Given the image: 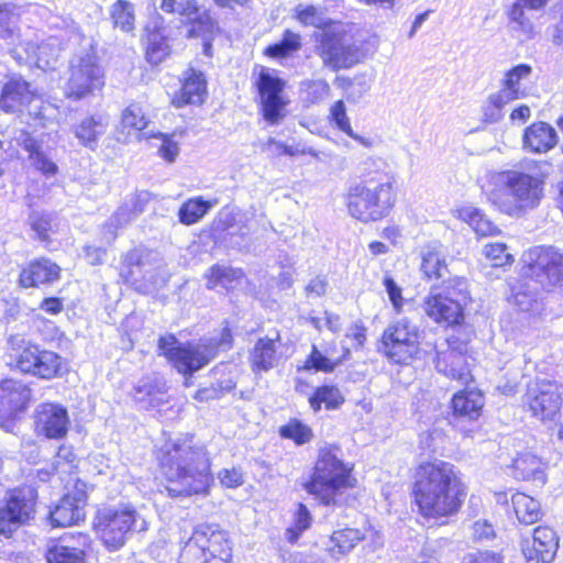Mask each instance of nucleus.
<instances>
[{
  "label": "nucleus",
  "mask_w": 563,
  "mask_h": 563,
  "mask_svg": "<svg viewBox=\"0 0 563 563\" xmlns=\"http://www.w3.org/2000/svg\"><path fill=\"white\" fill-rule=\"evenodd\" d=\"M150 200V192L144 190L137 191L126 198L102 225L101 233L103 241L107 243L114 241L118 231L126 228L141 216L145 211V207Z\"/></svg>",
  "instance_id": "aec40b11"
},
{
  "label": "nucleus",
  "mask_w": 563,
  "mask_h": 563,
  "mask_svg": "<svg viewBox=\"0 0 563 563\" xmlns=\"http://www.w3.org/2000/svg\"><path fill=\"white\" fill-rule=\"evenodd\" d=\"M219 479L223 486L229 488L238 487L243 483L242 473L236 468L221 471Z\"/></svg>",
  "instance_id": "69168bd1"
},
{
  "label": "nucleus",
  "mask_w": 563,
  "mask_h": 563,
  "mask_svg": "<svg viewBox=\"0 0 563 563\" xmlns=\"http://www.w3.org/2000/svg\"><path fill=\"white\" fill-rule=\"evenodd\" d=\"M60 268L47 258L31 262L20 273V285L24 288L37 287L43 284H52L59 279Z\"/></svg>",
  "instance_id": "c85d7f7f"
},
{
  "label": "nucleus",
  "mask_w": 563,
  "mask_h": 563,
  "mask_svg": "<svg viewBox=\"0 0 563 563\" xmlns=\"http://www.w3.org/2000/svg\"><path fill=\"white\" fill-rule=\"evenodd\" d=\"M161 9L165 13H177L186 18L189 37L213 40L219 32L218 22L210 10L200 5L197 0H162Z\"/></svg>",
  "instance_id": "4468645a"
},
{
  "label": "nucleus",
  "mask_w": 563,
  "mask_h": 563,
  "mask_svg": "<svg viewBox=\"0 0 563 563\" xmlns=\"http://www.w3.org/2000/svg\"><path fill=\"white\" fill-rule=\"evenodd\" d=\"M386 292L388 294L389 300L397 312H400L404 306L402 290L394 278L386 274L383 279Z\"/></svg>",
  "instance_id": "680f3d73"
},
{
  "label": "nucleus",
  "mask_w": 563,
  "mask_h": 563,
  "mask_svg": "<svg viewBox=\"0 0 563 563\" xmlns=\"http://www.w3.org/2000/svg\"><path fill=\"white\" fill-rule=\"evenodd\" d=\"M484 254L492 262V265L496 267L510 264L514 261L512 255L507 252V246L504 243L485 245Z\"/></svg>",
  "instance_id": "13d9d810"
},
{
  "label": "nucleus",
  "mask_w": 563,
  "mask_h": 563,
  "mask_svg": "<svg viewBox=\"0 0 563 563\" xmlns=\"http://www.w3.org/2000/svg\"><path fill=\"white\" fill-rule=\"evenodd\" d=\"M531 74L532 68L528 64H519L512 67L505 73L499 92L510 101L525 98L528 92L523 87V81L528 80Z\"/></svg>",
  "instance_id": "7c9ffc66"
},
{
  "label": "nucleus",
  "mask_w": 563,
  "mask_h": 563,
  "mask_svg": "<svg viewBox=\"0 0 563 563\" xmlns=\"http://www.w3.org/2000/svg\"><path fill=\"white\" fill-rule=\"evenodd\" d=\"M518 520L525 525H532L541 518V508L538 500L523 494L516 493L511 498Z\"/></svg>",
  "instance_id": "c9c22d12"
},
{
  "label": "nucleus",
  "mask_w": 563,
  "mask_h": 563,
  "mask_svg": "<svg viewBox=\"0 0 563 563\" xmlns=\"http://www.w3.org/2000/svg\"><path fill=\"white\" fill-rule=\"evenodd\" d=\"M383 350L395 363L407 364L419 352L420 333L418 327L407 318L390 323L382 335Z\"/></svg>",
  "instance_id": "9b49d317"
},
{
  "label": "nucleus",
  "mask_w": 563,
  "mask_h": 563,
  "mask_svg": "<svg viewBox=\"0 0 563 563\" xmlns=\"http://www.w3.org/2000/svg\"><path fill=\"white\" fill-rule=\"evenodd\" d=\"M361 183L351 186L345 202L349 214L364 223L384 219L396 202V175L383 159L366 162Z\"/></svg>",
  "instance_id": "7ed1b4c3"
},
{
  "label": "nucleus",
  "mask_w": 563,
  "mask_h": 563,
  "mask_svg": "<svg viewBox=\"0 0 563 563\" xmlns=\"http://www.w3.org/2000/svg\"><path fill=\"white\" fill-rule=\"evenodd\" d=\"M228 532L217 523H199L185 542L179 554V563H208L211 556L229 555Z\"/></svg>",
  "instance_id": "1a4fd4ad"
},
{
  "label": "nucleus",
  "mask_w": 563,
  "mask_h": 563,
  "mask_svg": "<svg viewBox=\"0 0 563 563\" xmlns=\"http://www.w3.org/2000/svg\"><path fill=\"white\" fill-rule=\"evenodd\" d=\"M512 475L517 479L545 483L544 464L534 454L525 453L514 460Z\"/></svg>",
  "instance_id": "72a5a7b5"
},
{
  "label": "nucleus",
  "mask_w": 563,
  "mask_h": 563,
  "mask_svg": "<svg viewBox=\"0 0 563 563\" xmlns=\"http://www.w3.org/2000/svg\"><path fill=\"white\" fill-rule=\"evenodd\" d=\"M520 280L512 287L514 303L522 311H529L538 302L540 291L543 287L532 283L530 279Z\"/></svg>",
  "instance_id": "4c0bfd02"
},
{
  "label": "nucleus",
  "mask_w": 563,
  "mask_h": 563,
  "mask_svg": "<svg viewBox=\"0 0 563 563\" xmlns=\"http://www.w3.org/2000/svg\"><path fill=\"white\" fill-rule=\"evenodd\" d=\"M421 271L429 280L445 278L449 273L444 256L438 250L423 253Z\"/></svg>",
  "instance_id": "a19ab883"
},
{
  "label": "nucleus",
  "mask_w": 563,
  "mask_h": 563,
  "mask_svg": "<svg viewBox=\"0 0 563 563\" xmlns=\"http://www.w3.org/2000/svg\"><path fill=\"white\" fill-rule=\"evenodd\" d=\"M70 419L67 409L58 404L45 402L34 411V428L38 435L60 440L66 437Z\"/></svg>",
  "instance_id": "412c9836"
},
{
  "label": "nucleus",
  "mask_w": 563,
  "mask_h": 563,
  "mask_svg": "<svg viewBox=\"0 0 563 563\" xmlns=\"http://www.w3.org/2000/svg\"><path fill=\"white\" fill-rule=\"evenodd\" d=\"M207 96V81L201 71L192 68L184 74L181 88L173 97V104L181 108L186 104H201Z\"/></svg>",
  "instance_id": "bb28decb"
},
{
  "label": "nucleus",
  "mask_w": 563,
  "mask_h": 563,
  "mask_svg": "<svg viewBox=\"0 0 563 563\" xmlns=\"http://www.w3.org/2000/svg\"><path fill=\"white\" fill-rule=\"evenodd\" d=\"M363 539L364 534L358 529L344 528L336 530L331 536V543L333 547L330 551L333 556L344 555L352 551Z\"/></svg>",
  "instance_id": "58836bf2"
},
{
  "label": "nucleus",
  "mask_w": 563,
  "mask_h": 563,
  "mask_svg": "<svg viewBox=\"0 0 563 563\" xmlns=\"http://www.w3.org/2000/svg\"><path fill=\"white\" fill-rule=\"evenodd\" d=\"M20 14L12 3L0 2V40L10 47L13 58L18 63H26L36 58L45 49V46L27 42L22 45L19 29Z\"/></svg>",
  "instance_id": "dca6fc26"
},
{
  "label": "nucleus",
  "mask_w": 563,
  "mask_h": 563,
  "mask_svg": "<svg viewBox=\"0 0 563 563\" xmlns=\"http://www.w3.org/2000/svg\"><path fill=\"white\" fill-rule=\"evenodd\" d=\"M212 207V203L201 197L189 199L179 208V221L186 225L198 222Z\"/></svg>",
  "instance_id": "79ce46f5"
},
{
  "label": "nucleus",
  "mask_w": 563,
  "mask_h": 563,
  "mask_svg": "<svg viewBox=\"0 0 563 563\" xmlns=\"http://www.w3.org/2000/svg\"><path fill=\"white\" fill-rule=\"evenodd\" d=\"M466 494L460 471L449 462H426L415 470L412 496L419 514L424 518L440 519L455 515Z\"/></svg>",
  "instance_id": "f257e3e1"
},
{
  "label": "nucleus",
  "mask_w": 563,
  "mask_h": 563,
  "mask_svg": "<svg viewBox=\"0 0 563 563\" xmlns=\"http://www.w3.org/2000/svg\"><path fill=\"white\" fill-rule=\"evenodd\" d=\"M103 86L101 67L95 56L86 54L75 59L66 86V96L76 100L85 98Z\"/></svg>",
  "instance_id": "f3484780"
},
{
  "label": "nucleus",
  "mask_w": 563,
  "mask_h": 563,
  "mask_svg": "<svg viewBox=\"0 0 563 563\" xmlns=\"http://www.w3.org/2000/svg\"><path fill=\"white\" fill-rule=\"evenodd\" d=\"M279 433L283 438L291 439L297 444H305L312 438L311 429L298 420H292L286 426H283L279 430Z\"/></svg>",
  "instance_id": "603ef678"
},
{
  "label": "nucleus",
  "mask_w": 563,
  "mask_h": 563,
  "mask_svg": "<svg viewBox=\"0 0 563 563\" xmlns=\"http://www.w3.org/2000/svg\"><path fill=\"white\" fill-rule=\"evenodd\" d=\"M157 346L159 354L184 375L200 369L216 356L213 345L180 344L173 334L161 336Z\"/></svg>",
  "instance_id": "9d476101"
},
{
  "label": "nucleus",
  "mask_w": 563,
  "mask_h": 563,
  "mask_svg": "<svg viewBox=\"0 0 563 563\" xmlns=\"http://www.w3.org/2000/svg\"><path fill=\"white\" fill-rule=\"evenodd\" d=\"M563 402V385L555 380L537 379L527 386L523 406L541 421L554 420Z\"/></svg>",
  "instance_id": "f8f14e48"
},
{
  "label": "nucleus",
  "mask_w": 563,
  "mask_h": 563,
  "mask_svg": "<svg viewBox=\"0 0 563 563\" xmlns=\"http://www.w3.org/2000/svg\"><path fill=\"white\" fill-rule=\"evenodd\" d=\"M35 362V368L29 373L34 376L51 379L55 377L60 371L62 358L57 353L53 351L40 350Z\"/></svg>",
  "instance_id": "ea45409f"
},
{
  "label": "nucleus",
  "mask_w": 563,
  "mask_h": 563,
  "mask_svg": "<svg viewBox=\"0 0 563 563\" xmlns=\"http://www.w3.org/2000/svg\"><path fill=\"white\" fill-rule=\"evenodd\" d=\"M302 100L308 104L323 101L330 93V85L324 79H307L300 84Z\"/></svg>",
  "instance_id": "c03bdc74"
},
{
  "label": "nucleus",
  "mask_w": 563,
  "mask_h": 563,
  "mask_svg": "<svg viewBox=\"0 0 563 563\" xmlns=\"http://www.w3.org/2000/svg\"><path fill=\"white\" fill-rule=\"evenodd\" d=\"M30 399L31 390L23 382L13 378L0 380V427L9 430L13 418L26 409Z\"/></svg>",
  "instance_id": "6ab92c4d"
},
{
  "label": "nucleus",
  "mask_w": 563,
  "mask_h": 563,
  "mask_svg": "<svg viewBox=\"0 0 563 563\" xmlns=\"http://www.w3.org/2000/svg\"><path fill=\"white\" fill-rule=\"evenodd\" d=\"M328 285L325 277L317 276L306 285L305 294L308 298L321 297L325 295Z\"/></svg>",
  "instance_id": "e2e57ef3"
},
{
  "label": "nucleus",
  "mask_w": 563,
  "mask_h": 563,
  "mask_svg": "<svg viewBox=\"0 0 563 563\" xmlns=\"http://www.w3.org/2000/svg\"><path fill=\"white\" fill-rule=\"evenodd\" d=\"M161 466L170 497H187L207 492L212 475L207 451L192 439L175 440L161 449Z\"/></svg>",
  "instance_id": "f03ea898"
},
{
  "label": "nucleus",
  "mask_w": 563,
  "mask_h": 563,
  "mask_svg": "<svg viewBox=\"0 0 563 563\" xmlns=\"http://www.w3.org/2000/svg\"><path fill=\"white\" fill-rule=\"evenodd\" d=\"M36 492L32 487L13 489L0 508V534L10 538L21 526L26 525L35 512Z\"/></svg>",
  "instance_id": "ddd939ff"
},
{
  "label": "nucleus",
  "mask_w": 563,
  "mask_h": 563,
  "mask_svg": "<svg viewBox=\"0 0 563 563\" xmlns=\"http://www.w3.org/2000/svg\"><path fill=\"white\" fill-rule=\"evenodd\" d=\"M148 122L139 104H130L122 113L121 124L123 129H128L129 135L133 132L136 137H140V133L146 129Z\"/></svg>",
  "instance_id": "49530a36"
},
{
  "label": "nucleus",
  "mask_w": 563,
  "mask_h": 563,
  "mask_svg": "<svg viewBox=\"0 0 563 563\" xmlns=\"http://www.w3.org/2000/svg\"><path fill=\"white\" fill-rule=\"evenodd\" d=\"M339 452L333 444L321 446L311 477L303 484L307 493L325 506L343 504L345 490L356 485L352 466L342 461Z\"/></svg>",
  "instance_id": "39448f33"
},
{
  "label": "nucleus",
  "mask_w": 563,
  "mask_h": 563,
  "mask_svg": "<svg viewBox=\"0 0 563 563\" xmlns=\"http://www.w3.org/2000/svg\"><path fill=\"white\" fill-rule=\"evenodd\" d=\"M31 84L21 77H11L2 88L0 108L7 113L22 112L35 99Z\"/></svg>",
  "instance_id": "393cba45"
},
{
  "label": "nucleus",
  "mask_w": 563,
  "mask_h": 563,
  "mask_svg": "<svg viewBox=\"0 0 563 563\" xmlns=\"http://www.w3.org/2000/svg\"><path fill=\"white\" fill-rule=\"evenodd\" d=\"M296 18L303 25H310L321 29L327 25V20L322 12L314 5L298 4L295 9Z\"/></svg>",
  "instance_id": "5fc2aeb1"
},
{
  "label": "nucleus",
  "mask_w": 563,
  "mask_h": 563,
  "mask_svg": "<svg viewBox=\"0 0 563 563\" xmlns=\"http://www.w3.org/2000/svg\"><path fill=\"white\" fill-rule=\"evenodd\" d=\"M111 16L117 27L123 31H130L133 27L134 14L130 2L124 0L117 1L111 9Z\"/></svg>",
  "instance_id": "8fccbe9b"
},
{
  "label": "nucleus",
  "mask_w": 563,
  "mask_h": 563,
  "mask_svg": "<svg viewBox=\"0 0 563 563\" xmlns=\"http://www.w3.org/2000/svg\"><path fill=\"white\" fill-rule=\"evenodd\" d=\"M277 361L274 341L267 338H261L251 353L253 371L256 373L267 372L276 366Z\"/></svg>",
  "instance_id": "f704fd0d"
},
{
  "label": "nucleus",
  "mask_w": 563,
  "mask_h": 563,
  "mask_svg": "<svg viewBox=\"0 0 563 563\" xmlns=\"http://www.w3.org/2000/svg\"><path fill=\"white\" fill-rule=\"evenodd\" d=\"M468 298L466 282L455 277L449 279L443 290L424 298L422 309L437 323L459 324L464 319L463 305Z\"/></svg>",
  "instance_id": "0eeeda50"
},
{
  "label": "nucleus",
  "mask_w": 563,
  "mask_h": 563,
  "mask_svg": "<svg viewBox=\"0 0 563 563\" xmlns=\"http://www.w3.org/2000/svg\"><path fill=\"white\" fill-rule=\"evenodd\" d=\"M285 82L274 69L262 68L256 80L264 119L272 125L278 124L285 117L286 102L282 92Z\"/></svg>",
  "instance_id": "a211bd4d"
},
{
  "label": "nucleus",
  "mask_w": 563,
  "mask_h": 563,
  "mask_svg": "<svg viewBox=\"0 0 563 563\" xmlns=\"http://www.w3.org/2000/svg\"><path fill=\"white\" fill-rule=\"evenodd\" d=\"M343 401L344 398L335 386L319 387L309 399L310 406L314 411L320 410L322 404L325 405L327 409H335Z\"/></svg>",
  "instance_id": "37998d69"
},
{
  "label": "nucleus",
  "mask_w": 563,
  "mask_h": 563,
  "mask_svg": "<svg viewBox=\"0 0 563 563\" xmlns=\"http://www.w3.org/2000/svg\"><path fill=\"white\" fill-rule=\"evenodd\" d=\"M550 0H516L508 10V19L514 24V30L521 32L527 37L533 34L531 12L541 10Z\"/></svg>",
  "instance_id": "c756f323"
},
{
  "label": "nucleus",
  "mask_w": 563,
  "mask_h": 563,
  "mask_svg": "<svg viewBox=\"0 0 563 563\" xmlns=\"http://www.w3.org/2000/svg\"><path fill=\"white\" fill-rule=\"evenodd\" d=\"M109 126V117L102 113H96L85 118L74 128V133L79 142L88 147L97 144L99 137L103 135Z\"/></svg>",
  "instance_id": "2f4dec72"
},
{
  "label": "nucleus",
  "mask_w": 563,
  "mask_h": 563,
  "mask_svg": "<svg viewBox=\"0 0 563 563\" xmlns=\"http://www.w3.org/2000/svg\"><path fill=\"white\" fill-rule=\"evenodd\" d=\"M484 406V396L476 389L463 390L452 398V408L456 417L476 420Z\"/></svg>",
  "instance_id": "473e14b6"
},
{
  "label": "nucleus",
  "mask_w": 563,
  "mask_h": 563,
  "mask_svg": "<svg viewBox=\"0 0 563 563\" xmlns=\"http://www.w3.org/2000/svg\"><path fill=\"white\" fill-rule=\"evenodd\" d=\"M86 496L84 493L65 495L49 512L54 527H67L78 523L85 518Z\"/></svg>",
  "instance_id": "a878e982"
},
{
  "label": "nucleus",
  "mask_w": 563,
  "mask_h": 563,
  "mask_svg": "<svg viewBox=\"0 0 563 563\" xmlns=\"http://www.w3.org/2000/svg\"><path fill=\"white\" fill-rule=\"evenodd\" d=\"M511 102L499 91L492 93L482 106V121L487 124L499 122L504 118V108Z\"/></svg>",
  "instance_id": "a18cd8bd"
},
{
  "label": "nucleus",
  "mask_w": 563,
  "mask_h": 563,
  "mask_svg": "<svg viewBox=\"0 0 563 563\" xmlns=\"http://www.w3.org/2000/svg\"><path fill=\"white\" fill-rule=\"evenodd\" d=\"M21 342V351L16 355V367L21 372L29 374L30 371L35 368V358L41 349L38 345L32 344L31 342H25L24 340Z\"/></svg>",
  "instance_id": "6e6d98bb"
},
{
  "label": "nucleus",
  "mask_w": 563,
  "mask_h": 563,
  "mask_svg": "<svg viewBox=\"0 0 563 563\" xmlns=\"http://www.w3.org/2000/svg\"><path fill=\"white\" fill-rule=\"evenodd\" d=\"M434 365L445 377L467 384L472 379L470 365L465 353L452 345L450 341L435 347Z\"/></svg>",
  "instance_id": "4be33fe9"
},
{
  "label": "nucleus",
  "mask_w": 563,
  "mask_h": 563,
  "mask_svg": "<svg viewBox=\"0 0 563 563\" xmlns=\"http://www.w3.org/2000/svg\"><path fill=\"white\" fill-rule=\"evenodd\" d=\"M462 563H503V558L497 553L485 551L465 556Z\"/></svg>",
  "instance_id": "774afa93"
},
{
  "label": "nucleus",
  "mask_w": 563,
  "mask_h": 563,
  "mask_svg": "<svg viewBox=\"0 0 563 563\" xmlns=\"http://www.w3.org/2000/svg\"><path fill=\"white\" fill-rule=\"evenodd\" d=\"M243 278L244 274L242 269L217 265L210 269L208 286L214 288L217 285H222L229 288L233 287V283L240 284Z\"/></svg>",
  "instance_id": "de8ad7c7"
},
{
  "label": "nucleus",
  "mask_w": 563,
  "mask_h": 563,
  "mask_svg": "<svg viewBox=\"0 0 563 563\" xmlns=\"http://www.w3.org/2000/svg\"><path fill=\"white\" fill-rule=\"evenodd\" d=\"M301 47L300 35L286 30L279 43L269 45L265 54L273 58H282L289 56Z\"/></svg>",
  "instance_id": "09e8293b"
},
{
  "label": "nucleus",
  "mask_w": 563,
  "mask_h": 563,
  "mask_svg": "<svg viewBox=\"0 0 563 563\" xmlns=\"http://www.w3.org/2000/svg\"><path fill=\"white\" fill-rule=\"evenodd\" d=\"M332 121L345 134H352L350 120L346 115L345 104L342 100L335 101L330 109Z\"/></svg>",
  "instance_id": "052dcab7"
},
{
  "label": "nucleus",
  "mask_w": 563,
  "mask_h": 563,
  "mask_svg": "<svg viewBox=\"0 0 563 563\" xmlns=\"http://www.w3.org/2000/svg\"><path fill=\"white\" fill-rule=\"evenodd\" d=\"M558 548L559 539L555 531L549 527H538L532 539L525 542L522 552L528 563H550Z\"/></svg>",
  "instance_id": "b1692460"
},
{
  "label": "nucleus",
  "mask_w": 563,
  "mask_h": 563,
  "mask_svg": "<svg viewBox=\"0 0 563 563\" xmlns=\"http://www.w3.org/2000/svg\"><path fill=\"white\" fill-rule=\"evenodd\" d=\"M485 195L499 212L520 219L541 205L544 181L538 175L516 168L494 172L488 176Z\"/></svg>",
  "instance_id": "20e7f679"
},
{
  "label": "nucleus",
  "mask_w": 563,
  "mask_h": 563,
  "mask_svg": "<svg viewBox=\"0 0 563 563\" xmlns=\"http://www.w3.org/2000/svg\"><path fill=\"white\" fill-rule=\"evenodd\" d=\"M89 534L64 536L46 551L47 563H85L86 550L90 547Z\"/></svg>",
  "instance_id": "5701e85b"
},
{
  "label": "nucleus",
  "mask_w": 563,
  "mask_h": 563,
  "mask_svg": "<svg viewBox=\"0 0 563 563\" xmlns=\"http://www.w3.org/2000/svg\"><path fill=\"white\" fill-rule=\"evenodd\" d=\"M144 266V254L139 250H132L128 252L122 262V272L121 275L124 276L128 280H135V274L142 272Z\"/></svg>",
  "instance_id": "4d7b16f0"
},
{
  "label": "nucleus",
  "mask_w": 563,
  "mask_h": 563,
  "mask_svg": "<svg viewBox=\"0 0 563 563\" xmlns=\"http://www.w3.org/2000/svg\"><path fill=\"white\" fill-rule=\"evenodd\" d=\"M33 159L36 169L42 172L46 176L55 175L57 172V165L47 158L42 152H36Z\"/></svg>",
  "instance_id": "338daca9"
},
{
  "label": "nucleus",
  "mask_w": 563,
  "mask_h": 563,
  "mask_svg": "<svg viewBox=\"0 0 563 563\" xmlns=\"http://www.w3.org/2000/svg\"><path fill=\"white\" fill-rule=\"evenodd\" d=\"M522 277L550 290L563 282V253L554 246H534L522 256Z\"/></svg>",
  "instance_id": "6e6552de"
},
{
  "label": "nucleus",
  "mask_w": 563,
  "mask_h": 563,
  "mask_svg": "<svg viewBox=\"0 0 563 563\" xmlns=\"http://www.w3.org/2000/svg\"><path fill=\"white\" fill-rule=\"evenodd\" d=\"M164 390L150 382H140L135 387L134 397L136 401L144 404V407H155L162 401Z\"/></svg>",
  "instance_id": "3c124183"
},
{
  "label": "nucleus",
  "mask_w": 563,
  "mask_h": 563,
  "mask_svg": "<svg viewBox=\"0 0 563 563\" xmlns=\"http://www.w3.org/2000/svg\"><path fill=\"white\" fill-rule=\"evenodd\" d=\"M169 55L167 42L158 34H152L146 48V59L153 65L161 64Z\"/></svg>",
  "instance_id": "864d4df0"
},
{
  "label": "nucleus",
  "mask_w": 563,
  "mask_h": 563,
  "mask_svg": "<svg viewBox=\"0 0 563 563\" xmlns=\"http://www.w3.org/2000/svg\"><path fill=\"white\" fill-rule=\"evenodd\" d=\"M317 51L323 66L332 70L350 68L358 62V47L344 33L323 31Z\"/></svg>",
  "instance_id": "2eb2a0df"
},
{
  "label": "nucleus",
  "mask_w": 563,
  "mask_h": 563,
  "mask_svg": "<svg viewBox=\"0 0 563 563\" xmlns=\"http://www.w3.org/2000/svg\"><path fill=\"white\" fill-rule=\"evenodd\" d=\"M459 218L482 236L495 235L499 232L498 228L477 208L464 207L459 210Z\"/></svg>",
  "instance_id": "e433bc0d"
},
{
  "label": "nucleus",
  "mask_w": 563,
  "mask_h": 563,
  "mask_svg": "<svg viewBox=\"0 0 563 563\" xmlns=\"http://www.w3.org/2000/svg\"><path fill=\"white\" fill-rule=\"evenodd\" d=\"M341 360H332L331 357L323 355L316 345L312 346V351L307 360V366L325 373L333 372L334 368L341 364Z\"/></svg>",
  "instance_id": "bf43d9fd"
},
{
  "label": "nucleus",
  "mask_w": 563,
  "mask_h": 563,
  "mask_svg": "<svg viewBox=\"0 0 563 563\" xmlns=\"http://www.w3.org/2000/svg\"><path fill=\"white\" fill-rule=\"evenodd\" d=\"M30 224L41 240L47 239V232L51 229V221L47 216L33 213L30 217Z\"/></svg>",
  "instance_id": "0e129e2a"
},
{
  "label": "nucleus",
  "mask_w": 563,
  "mask_h": 563,
  "mask_svg": "<svg viewBox=\"0 0 563 563\" xmlns=\"http://www.w3.org/2000/svg\"><path fill=\"white\" fill-rule=\"evenodd\" d=\"M95 528L103 544L111 551L122 548L129 536L147 529V522L130 507L104 508L97 512Z\"/></svg>",
  "instance_id": "423d86ee"
},
{
  "label": "nucleus",
  "mask_w": 563,
  "mask_h": 563,
  "mask_svg": "<svg viewBox=\"0 0 563 563\" xmlns=\"http://www.w3.org/2000/svg\"><path fill=\"white\" fill-rule=\"evenodd\" d=\"M558 143L555 130L545 122H534L529 125L522 136L523 150L529 153H547Z\"/></svg>",
  "instance_id": "cd10ccee"
}]
</instances>
